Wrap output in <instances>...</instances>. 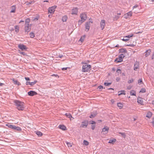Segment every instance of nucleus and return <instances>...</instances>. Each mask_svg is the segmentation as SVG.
<instances>
[{
    "label": "nucleus",
    "instance_id": "f257e3e1",
    "mask_svg": "<svg viewBox=\"0 0 154 154\" xmlns=\"http://www.w3.org/2000/svg\"><path fill=\"white\" fill-rule=\"evenodd\" d=\"M14 105L16 108L19 110H23L24 108V103L18 100H15L14 101Z\"/></svg>",
    "mask_w": 154,
    "mask_h": 154
},
{
    "label": "nucleus",
    "instance_id": "f03ea898",
    "mask_svg": "<svg viewBox=\"0 0 154 154\" xmlns=\"http://www.w3.org/2000/svg\"><path fill=\"white\" fill-rule=\"evenodd\" d=\"M91 69V65L85 64L83 65L82 71L83 72H86L90 71Z\"/></svg>",
    "mask_w": 154,
    "mask_h": 154
},
{
    "label": "nucleus",
    "instance_id": "7ed1b4c3",
    "mask_svg": "<svg viewBox=\"0 0 154 154\" xmlns=\"http://www.w3.org/2000/svg\"><path fill=\"white\" fill-rule=\"evenodd\" d=\"M125 56L124 54H120L119 56V57L118 58H116L115 60V62L118 63L121 62L123 61V59L125 57Z\"/></svg>",
    "mask_w": 154,
    "mask_h": 154
},
{
    "label": "nucleus",
    "instance_id": "20e7f679",
    "mask_svg": "<svg viewBox=\"0 0 154 154\" xmlns=\"http://www.w3.org/2000/svg\"><path fill=\"white\" fill-rule=\"evenodd\" d=\"M56 7L57 6H54L49 8L48 10V12L51 14H53Z\"/></svg>",
    "mask_w": 154,
    "mask_h": 154
},
{
    "label": "nucleus",
    "instance_id": "39448f33",
    "mask_svg": "<svg viewBox=\"0 0 154 154\" xmlns=\"http://www.w3.org/2000/svg\"><path fill=\"white\" fill-rule=\"evenodd\" d=\"M18 48L22 51H23L24 50H26L27 49V47L25 45L21 44H20L18 45Z\"/></svg>",
    "mask_w": 154,
    "mask_h": 154
},
{
    "label": "nucleus",
    "instance_id": "423d86ee",
    "mask_svg": "<svg viewBox=\"0 0 154 154\" xmlns=\"http://www.w3.org/2000/svg\"><path fill=\"white\" fill-rule=\"evenodd\" d=\"M88 124V121H84L82 122V124L81 125L80 127L84 128L85 127H86Z\"/></svg>",
    "mask_w": 154,
    "mask_h": 154
},
{
    "label": "nucleus",
    "instance_id": "0eeeda50",
    "mask_svg": "<svg viewBox=\"0 0 154 154\" xmlns=\"http://www.w3.org/2000/svg\"><path fill=\"white\" fill-rule=\"evenodd\" d=\"M109 130V128L108 127H105L102 129V132L103 134H107Z\"/></svg>",
    "mask_w": 154,
    "mask_h": 154
},
{
    "label": "nucleus",
    "instance_id": "6e6552de",
    "mask_svg": "<svg viewBox=\"0 0 154 154\" xmlns=\"http://www.w3.org/2000/svg\"><path fill=\"white\" fill-rule=\"evenodd\" d=\"M28 95L29 96H32L34 95L37 94V92L35 91H30L28 92Z\"/></svg>",
    "mask_w": 154,
    "mask_h": 154
},
{
    "label": "nucleus",
    "instance_id": "1a4fd4ad",
    "mask_svg": "<svg viewBox=\"0 0 154 154\" xmlns=\"http://www.w3.org/2000/svg\"><path fill=\"white\" fill-rule=\"evenodd\" d=\"M132 15V12L131 11H129L126 14H125L124 15V17L126 18H128Z\"/></svg>",
    "mask_w": 154,
    "mask_h": 154
},
{
    "label": "nucleus",
    "instance_id": "9d476101",
    "mask_svg": "<svg viewBox=\"0 0 154 154\" xmlns=\"http://www.w3.org/2000/svg\"><path fill=\"white\" fill-rule=\"evenodd\" d=\"M78 12V9L77 8H75L72 9L71 14H72L77 15V14Z\"/></svg>",
    "mask_w": 154,
    "mask_h": 154
},
{
    "label": "nucleus",
    "instance_id": "9b49d317",
    "mask_svg": "<svg viewBox=\"0 0 154 154\" xmlns=\"http://www.w3.org/2000/svg\"><path fill=\"white\" fill-rule=\"evenodd\" d=\"M97 114V112L96 111H94L91 113V114L89 116L91 118H92L95 117Z\"/></svg>",
    "mask_w": 154,
    "mask_h": 154
},
{
    "label": "nucleus",
    "instance_id": "f8f14e48",
    "mask_svg": "<svg viewBox=\"0 0 154 154\" xmlns=\"http://www.w3.org/2000/svg\"><path fill=\"white\" fill-rule=\"evenodd\" d=\"M31 28L29 27V26H27V25H25V32H27V33L30 30Z\"/></svg>",
    "mask_w": 154,
    "mask_h": 154
},
{
    "label": "nucleus",
    "instance_id": "ddd939ff",
    "mask_svg": "<svg viewBox=\"0 0 154 154\" xmlns=\"http://www.w3.org/2000/svg\"><path fill=\"white\" fill-rule=\"evenodd\" d=\"M90 23L88 22L86 23L85 24V27L86 31H88L90 29Z\"/></svg>",
    "mask_w": 154,
    "mask_h": 154
},
{
    "label": "nucleus",
    "instance_id": "4468645a",
    "mask_svg": "<svg viewBox=\"0 0 154 154\" xmlns=\"http://www.w3.org/2000/svg\"><path fill=\"white\" fill-rule=\"evenodd\" d=\"M105 20H101L100 23V27L102 28V30H103L104 28L105 25Z\"/></svg>",
    "mask_w": 154,
    "mask_h": 154
},
{
    "label": "nucleus",
    "instance_id": "2eb2a0df",
    "mask_svg": "<svg viewBox=\"0 0 154 154\" xmlns=\"http://www.w3.org/2000/svg\"><path fill=\"white\" fill-rule=\"evenodd\" d=\"M80 17L81 19L84 20H86L87 18V16L86 14H81L80 15Z\"/></svg>",
    "mask_w": 154,
    "mask_h": 154
},
{
    "label": "nucleus",
    "instance_id": "dca6fc26",
    "mask_svg": "<svg viewBox=\"0 0 154 154\" xmlns=\"http://www.w3.org/2000/svg\"><path fill=\"white\" fill-rule=\"evenodd\" d=\"M37 81L36 80H35L33 82H27L26 83V85H30L31 86H32L34 85L35 84L37 83Z\"/></svg>",
    "mask_w": 154,
    "mask_h": 154
},
{
    "label": "nucleus",
    "instance_id": "f3484780",
    "mask_svg": "<svg viewBox=\"0 0 154 154\" xmlns=\"http://www.w3.org/2000/svg\"><path fill=\"white\" fill-rule=\"evenodd\" d=\"M119 53H127V51L125 48H122L119 50Z\"/></svg>",
    "mask_w": 154,
    "mask_h": 154
},
{
    "label": "nucleus",
    "instance_id": "a211bd4d",
    "mask_svg": "<svg viewBox=\"0 0 154 154\" xmlns=\"http://www.w3.org/2000/svg\"><path fill=\"white\" fill-rule=\"evenodd\" d=\"M13 130L15 131H20L22 130L21 128L18 127L15 125Z\"/></svg>",
    "mask_w": 154,
    "mask_h": 154
},
{
    "label": "nucleus",
    "instance_id": "6ab92c4d",
    "mask_svg": "<svg viewBox=\"0 0 154 154\" xmlns=\"http://www.w3.org/2000/svg\"><path fill=\"white\" fill-rule=\"evenodd\" d=\"M137 102L139 103L141 105H142L143 104V101L142 100V98H141V97L138 98L137 99Z\"/></svg>",
    "mask_w": 154,
    "mask_h": 154
},
{
    "label": "nucleus",
    "instance_id": "aec40b11",
    "mask_svg": "<svg viewBox=\"0 0 154 154\" xmlns=\"http://www.w3.org/2000/svg\"><path fill=\"white\" fill-rule=\"evenodd\" d=\"M12 81L13 82L14 84L15 85H21L20 82H18L17 80H15L14 79H12Z\"/></svg>",
    "mask_w": 154,
    "mask_h": 154
},
{
    "label": "nucleus",
    "instance_id": "412c9836",
    "mask_svg": "<svg viewBox=\"0 0 154 154\" xmlns=\"http://www.w3.org/2000/svg\"><path fill=\"white\" fill-rule=\"evenodd\" d=\"M59 127L60 129L63 130H66V127L64 125H60Z\"/></svg>",
    "mask_w": 154,
    "mask_h": 154
},
{
    "label": "nucleus",
    "instance_id": "4be33fe9",
    "mask_svg": "<svg viewBox=\"0 0 154 154\" xmlns=\"http://www.w3.org/2000/svg\"><path fill=\"white\" fill-rule=\"evenodd\" d=\"M16 6L15 5H13L11 7V10L10 13H15V12Z\"/></svg>",
    "mask_w": 154,
    "mask_h": 154
},
{
    "label": "nucleus",
    "instance_id": "5701e85b",
    "mask_svg": "<svg viewBox=\"0 0 154 154\" xmlns=\"http://www.w3.org/2000/svg\"><path fill=\"white\" fill-rule=\"evenodd\" d=\"M6 125L7 126H8L9 128L13 129V130H14V128L15 126V125H11L10 124H7Z\"/></svg>",
    "mask_w": 154,
    "mask_h": 154
},
{
    "label": "nucleus",
    "instance_id": "b1692460",
    "mask_svg": "<svg viewBox=\"0 0 154 154\" xmlns=\"http://www.w3.org/2000/svg\"><path fill=\"white\" fill-rule=\"evenodd\" d=\"M6 125L7 126H8L9 128L13 129V130H14V128L15 126V125H11L10 124H7Z\"/></svg>",
    "mask_w": 154,
    "mask_h": 154
},
{
    "label": "nucleus",
    "instance_id": "393cba45",
    "mask_svg": "<svg viewBox=\"0 0 154 154\" xmlns=\"http://www.w3.org/2000/svg\"><path fill=\"white\" fill-rule=\"evenodd\" d=\"M152 115V113L151 112H149L146 115V117L149 118L151 117Z\"/></svg>",
    "mask_w": 154,
    "mask_h": 154
},
{
    "label": "nucleus",
    "instance_id": "a878e982",
    "mask_svg": "<svg viewBox=\"0 0 154 154\" xmlns=\"http://www.w3.org/2000/svg\"><path fill=\"white\" fill-rule=\"evenodd\" d=\"M151 52V50H148L146 51L145 53V56L146 57H147L149 55Z\"/></svg>",
    "mask_w": 154,
    "mask_h": 154
},
{
    "label": "nucleus",
    "instance_id": "bb28decb",
    "mask_svg": "<svg viewBox=\"0 0 154 154\" xmlns=\"http://www.w3.org/2000/svg\"><path fill=\"white\" fill-rule=\"evenodd\" d=\"M30 22V20L29 18H27L25 20V25H27V26H29V23Z\"/></svg>",
    "mask_w": 154,
    "mask_h": 154
},
{
    "label": "nucleus",
    "instance_id": "cd10ccee",
    "mask_svg": "<svg viewBox=\"0 0 154 154\" xmlns=\"http://www.w3.org/2000/svg\"><path fill=\"white\" fill-rule=\"evenodd\" d=\"M116 140L115 139H110L109 140L108 143H113L116 142Z\"/></svg>",
    "mask_w": 154,
    "mask_h": 154
},
{
    "label": "nucleus",
    "instance_id": "c85d7f7f",
    "mask_svg": "<svg viewBox=\"0 0 154 154\" xmlns=\"http://www.w3.org/2000/svg\"><path fill=\"white\" fill-rule=\"evenodd\" d=\"M117 106L119 107L120 109H121L123 107V104L121 103H117Z\"/></svg>",
    "mask_w": 154,
    "mask_h": 154
},
{
    "label": "nucleus",
    "instance_id": "c756f323",
    "mask_svg": "<svg viewBox=\"0 0 154 154\" xmlns=\"http://www.w3.org/2000/svg\"><path fill=\"white\" fill-rule=\"evenodd\" d=\"M67 19V17L66 16H63L62 18V20L63 22L66 21Z\"/></svg>",
    "mask_w": 154,
    "mask_h": 154
},
{
    "label": "nucleus",
    "instance_id": "7c9ffc66",
    "mask_svg": "<svg viewBox=\"0 0 154 154\" xmlns=\"http://www.w3.org/2000/svg\"><path fill=\"white\" fill-rule=\"evenodd\" d=\"M36 134L39 136H41L43 134L40 131H37L36 132Z\"/></svg>",
    "mask_w": 154,
    "mask_h": 154
},
{
    "label": "nucleus",
    "instance_id": "2f4dec72",
    "mask_svg": "<svg viewBox=\"0 0 154 154\" xmlns=\"http://www.w3.org/2000/svg\"><path fill=\"white\" fill-rule=\"evenodd\" d=\"M34 2H35L34 1H31L30 2H27L26 3L27 5H29L31 4H33L34 3Z\"/></svg>",
    "mask_w": 154,
    "mask_h": 154
},
{
    "label": "nucleus",
    "instance_id": "473e14b6",
    "mask_svg": "<svg viewBox=\"0 0 154 154\" xmlns=\"http://www.w3.org/2000/svg\"><path fill=\"white\" fill-rule=\"evenodd\" d=\"M89 144L88 142L86 140H84L83 143V145L87 146Z\"/></svg>",
    "mask_w": 154,
    "mask_h": 154
},
{
    "label": "nucleus",
    "instance_id": "72a5a7b5",
    "mask_svg": "<svg viewBox=\"0 0 154 154\" xmlns=\"http://www.w3.org/2000/svg\"><path fill=\"white\" fill-rule=\"evenodd\" d=\"M15 31L18 32L19 30V27L17 26H15Z\"/></svg>",
    "mask_w": 154,
    "mask_h": 154
},
{
    "label": "nucleus",
    "instance_id": "f704fd0d",
    "mask_svg": "<svg viewBox=\"0 0 154 154\" xmlns=\"http://www.w3.org/2000/svg\"><path fill=\"white\" fill-rule=\"evenodd\" d=\"M130 94L132 96L135 95V92L134 90H132L130 92Z\"/></svg>",
    "mask_w": 154,
    "mask_h": 154
},
{
    "label": "nucleus",
    "instance_id": "c9c22d12",
    "mask_svg": "<svg viewBox=\"0 0 154 154\" xmlns=\"http://www.w3.org/2000/svg\"><path fill=\"white\" fill-rule=\"evenodd\" d=\"M119 134H121V135L122 136V137L124 138H125L126 137V135L125 133H122L121 132H119Z\"/></svg>",
    "mask_w": 154,
    "mask_h": 154
},
{
    "label": "nucleus",
    "instance_id": "e433bc0d",
    "mask_svg": "<svg viewBox=\"0 0 154 154\" xmlns=\"http://www.w3.org/2000/svg\"><path fill=\"white\" fill-rule=\"evenodd\" d=\"M138 68V65L137 64H135L134 66V70H136Z\"/></svg>",
    "mask_w": 154,
    "mask_h": 154
},
{
    "label": "nucleus",
    "instance_id": "4c0bfd02",
    "mask_svg": "<svg viewBox=\"0 0 154 154\" xmlns=\"http://www.w3.org/2000/svg\"><path fill=\"white\" fill-rule=\"evenodd\" d=\"M134 35L133 34H131L130 35L126 36H125L124 37V38H129L130 37H131L133 36Z\"/></svg>",
    "mask_w": 154,
    "mask_h": 154
},
{
    "label": "nucleus",
    "instance_id": "58836bf2",
    "mask_svg": "<svg viewBox=\"0 0 154 154\" xmlns=\"http://www.w3.org/2000/svg\"><path fill=\"white\" fill-rule=\"evenodd\" d=\"M84 21V20L82 19L80 20H79L78 23V25H81L82 23Z\"/></svg>",
    "mask_w": 154,
    "mask_h": 154
},
{
    "label": "nucleus",
    "instance_id": "ea45409f",
    "mask_svg": "<svg viewBox=\"0 0 154 154\" xmlns=\"http://www.w3.org/2000/svg\"><path fill=\"white\" fill-rule=\"evenodd\" d=\"M29 35L30 36V37L31 38H33L35 36L34 34L32 32L30 33L29 34Z\"/></svg>",
    "mask_w": 154,
    "mask_h": 154
},
{
    "label": "nucleus",
    "instance_id": "a19ab883",
    "mask_svg": "<svg viewBox=\"0 0 154 154\" xmlns=\"http://www.w3.org/2000/svg\"><path fill=\"white\" fill-rule=\"evenodd\" d=\"M66 142L69 147H71L72 146V144L71 143H69L66 141Z\"/></svg>",
    "mask_w": 154,
    "mask_h": 154
},
{
    "label": "nucleus",
    "instance_id": "79ce46f5",
    "mask_svg": "<svg viewBox=\"0 0 154 154\" xmlns=\"http://www.w3.org/2000/svg\"><path fill=\"white\" fill-rule=\"evenodd\" d=\"M112 84L111 82L106 83L104 82V85L106 86H109L111 85Z\"/></svg>",
    "mask_w": 154,
    "mask_h": 154
},
{
    "label": "nucleus",
    "instance_id": "37998d69",
    "mask_svg": "<svg viewBox=\"0 0 154 154\" xmlns=\"http://www.w3.org/2000/svg\"><path fill=\"white\" fill-rule=\"evenodd\" d=\"M122 93H119L120 92V91H119L118 92L119 94L118 95L120 96L121 94H123L124 95H125L126 94L125 93V91H122Z\"/></svg>",
    "mask_w": 154,
    "mask_h": 154
},
{
    "label": "nucleus",
    "instance_id": "c03bdc74",
    "mask_svg": "<svg viewBox=\"0 0 154 154\" xmlns=\"http://www.w3.org/2000/svg\"><path fill=\"white\" fill-rule=\"evenodd\" d=\"M85 37V35H84L83 37H81L79 40V41H81V42H82L84 40V39Z\"/></svg>",
    "mask_w": 154,
    "mask_h": 154
},
{
    "label": "nucleus",
    "instance_id": "a18cd8bd",
    "mask_svg": "<svg viewBox=\"0 0 154 154\" xmlns=\"http://www.w3.org/2000/svg\"><path fill=\"white\" fill-rule=\"evenodd\" d=\"M65 115L67 117L69 118H70L71 117H72V116L69 113H66Z\"/></svg>",
    "mask_w": 154,
    "mask_h": 154
},
{
    "label": "nucleus",
    "instance_id": "49530a36",
    "mask_svg": "<svg viewBox=\"0 0 154 154\" xmlns=\"http://www.w3.org/2000/svg\"><path fill=\"white\" fill-rule=\"evenodd\" d=\"M146 91V89L145 88H142L140 91V92L144 93Z\"/></svg>",
    "mask_w": 154,
    "mask_h": 154
},
{
    "label": "nucleus",
    "instance_id": "de8ad7c7",
    "mask_svg": "<svg viewBox=\"0 0 154 154\" xmlns=\"http://www.w3.org/2000/svg\"><path fill=\"white\" fill-rule=\"evenodd\" d=\"M39 18V16H37V17H34L33 18V20L34 21L37 20H38Z\"/></svg>",
    "mask_w": 154,
    "mask_h": 154
},
{
    "label": "nucleus",
    "instance_id": "09e8293b",
    "mask_svg": "<svg viewBox=\"0 0 154 154\" xmlns=\"http://www.w3.org/2000/svg\"><path fill=\"white\" fill-rule=\"evenodd\" d=\"M138 83L139 84H140L142 83H143L142 80V79H140L138 80Z\"/></svg>",
    "mask_w": 154,
    "mask_h": 154
},
{
    "label": "nucleus",
    "instance_id": "8fccbe9b",
    "mask_svg": "<svg viewBox=\"0 0 154 154\" xmlns=\"http://www.w3.org/2000/svg\"><path fill=\"white\" fill-rule=\"evenodd\" d=\"M134 82V79H131L129 80L128 81V83H132Z\"/></svg>",
    "mask_w": 154,
    "mask_h": 154
},
{
    "label": "nucleus",
    "instance_id": "3c124183",
    "mask_svg": "<svg viewBox=\"0 0 154 154\" xmlns=\"http://www.w3.org/2000/svg\"><path fill=\"white\" fill-rule=\"evenodd\" d=\"M90 124H96V122L94 121H90L89 122Z\"/></svg>",
    "mask_w": 154,
    "mask_h": 154
},
{
    "label": "nucleus",
    "instance_id": "603ef678",
    "mask_svg": "<svg viewBox=\"0 0 154 154\" xmlns=\"http://www.w3.org/2000/svg\"><path fill=\"white\" fill-rule=\"evenodd\" d=\"M126 46H128L133 47L135 45H134L133 44H131L127 45Z\"/></svg>",
    "mask_w": 154,
    "mask_h": 154
},
{
    "label": "nucleus",
    "instance_id": "864d4df0",
    "mask_svg": "<svg viewBox=\"0 0 154 154\" xmlns=\"http://www.w3.org/2000/svg\"><path fill=\"white\" fill-rule=\"evenodd\" d=\"M91 128L92 130H94L95 128V125H91Z\"/></svg>",
    "mask_w": 154,
    "mask_h": 154
},
{
    "label": "nucleus",
    "instance_id": "5fc2aeb1",
    "mask_svg": "<svg viewBox=\"0 0 154 154\" xmlns=\"http://www.w3.org/2000/svg\"><path fill=\"white\" fill-rule=\"evenodd\" d=\"M116 72L118 73H121V70L120 69H117Z\"/></svg>",
    "mask_w": 154,
    "mask_h": 154
},
{
    "label": "nucleus",
    "instance_id": "6e6d98bb",
    "mask_svg": "<svg viewBox=\"0 0 154 154\" xmlns=\"http://www.w3.org/2000/svg\"><path fill=\"white\" fill-rule=\"evenodd\" d=\"M20 54H22L24 55H26V53L24 52H20Z\"/></svg>",
    "mask_w": 154,
    "mask_h": 154
},
{
    "label": "nucleus",
    "instance_id": "4d7b16f0",
    "mask_svg": "<svg viewBox=\"0 0 154 154\" xmlns=\"http://www.w3.org/2000/svg\"><path fill=\"white\" fill-rule=\"evenodd\" d=\"M122 40L123 41H125V42H126V41H127L129 40V39H126V38L125 39V38H124L123 39H122Z\"/></svg>",
    "mask_w": 154,
    "mask_h": 154
},
{
    "label": "nucleus",
    "instance_id": "13d9d810",
    "mask_svg": "<svg viewBox=\"0 0 154 154\" xmlns=\"http://www.w3.org/2000/svg\"><path fill=\"white\" fill-rule=\"evenodd\" d=\"M103 87L101 85H100L98 87V88L99 89L103 88Z\"/></svg>",
    "mask_w": 154,
    "mask_h": 154
},
{
    "label": "nucleus",
    "instance_id": "bf43d9fd",
    "mask_svg": "<svg viewBox=\"0 0 154 154\" xmlns=\"http://www.w3.org/2000/svg\"><path fill=\"white\" fill-rule=\"evenodd\" d=\"M52 76H55L56 77H58V78H59V76L57 74H53Z\"/></svg>",
    "mask_w": 154,
    "mask_h": 154
},
{
    "label": "nucleus",
    "instance_id": "052dcab7",
    "mask_svg": "<svg viewBox=\"0 0 154 154\" xmlns=\"http://www.w3.org/2000/svg\"><path fill=\"white\" fill-rule=\"evenodd\" d=\"M25 79H26V80L27 81H29L30 80V79L28 77H26L25 78Z\"/></svg>",
    "mask_w": 154,
    "mask_h": 154
},
{
    "label": "nucleus",
    "instance_id": "680f3d73",
    "mask_svg": "<svg viewBox=\"0 0 154 154\" xmlns=\"http://www.w3.org/2000/svg\"><path fill=\"white\" fill-rule=\"evenodd\" d=\"M68 68V67H66V68H63L62 69V70H66L67 68Z\"/></svg>",
    "mask_w": 154,
    "mask_h": 154
},
{
    "label": "nucleus",
    "instance_id": "e2e57ef3",
    "mask_svg": "<svg viewBox=\"0 0 154 154\" xmlns=\"http://www.w3.org/2000/svg\"><path fill=\"white\" fill-rule=\"evenodd\" d=\"M138 5H134L133 7V9H134V8H137V7H138Z\"/></svg>",
    "mask_w": 154,
    "mask_h": 154
},
{
    "label": "nucleus",
    "instance_id": "0e129e2a",
    "mask_svg": "<svg viewBox=\"0 0 154 154\" xmlns=\"http://www.w3.org/2000/svg\"><path fill=\"white\" fill-rule=\"evenodd\" d=\"M4 85V84L3 83H0V86H2Z\"/></svg>",
    "mask_w": 154,
    "mask_h": 154
},
{
    "label": "nucleus",
    "instance_id": "69168bd1",
    "mask_svg": "<svg viewBox=\"0 0 154 154\" xmlns=\"http://www.w3.org/2000/svg\"><path fill=\"white\" fill-rule=\"evenodd\" d=\"M63 55H59L58 56V57H59V58H62L63 57Z\"/></svg>",
    "mask_w": 154,
    "mask_h": 154
},
{
    "label": "nucleus",
    "instance_id": "338daca9",
    "mask_svg": "<svg viewBox=\"0 0 154 154\" xmlns=\"http://www.w3.org/2000/svg\"><path fill=\"white\" fill-rule=\"evenodd\" d=\"M127 89L128 90H130L131 89V87L130 86H128L127 87Z\"/></svg>",
    "mask_w": 154,
    "mask_h": 154
},
{
    "label": "nucleus",
    "instance_id": "774afa93",
    "mask_svg": "<svg viewBox=\"0 0 154 154\" xmlns=\"http://www.w3.org/2000/svg\"><path fill=\"white\" fill-rule=\"evenodd\" d=\"M152 125L154 127V121H152Z\"/></svg>",
    "mask_w": 154,
    "mask_h": 154
}]
</instances>
